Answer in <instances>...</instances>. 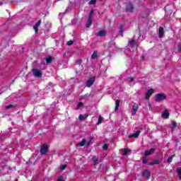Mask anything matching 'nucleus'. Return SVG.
I'll return each instance as SVG.
<instances>
[{
  "mask_svg": "<svg viewBox=\"0 0 181 181\" xmlns=\"http://www.w3.org/2000/svg\"><path fill=\"white\" fill-rule=\"evenodd\" d=\"M66 45H67L68 46H71V45H73V41H68V42H66Z\"/></svg>",
  "mask_w": 181,
  "mask_h": 181,
  "instance_id": "35",
  "label": "nucleus"
},
{
  "mask_svg": "<svg viewBox=\"0 0 181 181\" xmlns=\"http://www.w3.org/2000/svg\"><path fill=\"white\" fill-rule=\"evenodd\" d=\"M86 142H87V141H86V139H83L81 142L78 144V145L79 146H84L86 145Z\"/></svg>",
  "mask_w": 181,
  "mask_h": 181,
  "instance_id": "19",
  "label": "nucleus"
},
{
  "mask_svg": "<svg viewBox=\"0 0 181 181\" xmlns=\"http://www.w3.org/2000/svg\"><path fill=\"white\" fill-rule=\"evenodd\" d=\"M143 163H148V158H146V156L143 158Z\"/></svg>",
  "mask_w": 181,
  "mask_h": 181,
  "instance_id": "29",
  "label": "nucleus"
},
{
  "mask_svg": "<svg viewBox=\"0 0 181 181\" xmlns=\"http://www.w3.org/2000/svg\"><path fill=\"white\" fill-rule=\"evenodd\" d=\"M177 49L178 52H181V42L178 45Z\"/></svg>",
  "mask_w": 181,
  "mask_h": 181,
  "instance_id": "37",
  "label": "nucleus"
},
{
  "mask_svg": "<svg viewBox=\"0 0 181 181\" xmlns=\"http://www.w3.org/2000/svg\"><path fill=\"white\" fill-rule=\"evenodd\" d=\"M97 2V0H90L89 2V5H94Z\"/></svg>",
  "mask_w": 181,
  "mask_h": 181,
  "instance_id": "31",
  "label": "nucleus"
},
{
  "mask_svg": "<svg viewBox=\"0 0 181 181\" xmlns=\"http://www.w3.org/2000/svg\"><path fill=\"white\" fill-rule=\"evenodd\" d=\"M90 143H91V140H89L88 141H87L86 146H90Z\"/></svg>",
  "mask_w": 181,
  "mask_h": 181,
  "instance_id": "39",
  "label": "nucleus"
},
{
  "mask_svg": "<svg viewBox=\"0 0 181 181\" xmlns=\"http://www.w3.org/2000/svg\"><path fill=\"white\" fill-rule=\"evenodd\" d=\"M160 162L159 160H154L153 162L149 163L150 166H153V165H159Z\"/></svg>",
  "mask_w": 181,
  "mask_h": 181,
  "instance_id": "17",
  "label": "nucleus"
},
{
  "mask_svg": "<svg viewBox=\"0 0 181 181\" xmlns=\"http://www.w3.org/2000/svg\"><path fill=\"white\" fill-rule=\"evenodd\" d=\"M138 104L134 103L132 106V115H135L136 114V112L138 111Z\"/></svg>",
  "mask_w": 181,
  "mask_h": 181,
  "instance_id": "7",
  "label": "nucleus"
},
{
  "mask_svg": "<svg viewBox=\"0 0 181 181\" xmlns=\"http://www.w3.org/2000/svg\"><path fill=\"white\" fill-rule=\"evenodd\" d=\"M13 105H8V106H6V110H11V108H13Z\"/></svg>",
  "mask_w": 181,
  "mask_h": 181,
  "instance_id": "30",
  "label": "nucleus"
},
{
  "mask_svg": "<svg viewBox=\"0 0 181 181\" xmlns=\"http://www.w3.org/2000/svg\"><path fill=\"white\" fill-rule=\"evenodd\" d=\"M163 100H166V95L165 93H158L156 95V101L157 103L163 101Z\"/></svg>",
  "mask_w": 181,
  "mask_h": 181,
  "instance_id": "1",
  "label": "nucleus"
},
{
  "mask_svg": "<svg viewBox=\"0 0 181 181\" xmlns=\"http://www.w3.org/2000/svg\"><path fill=\"white\" fill-rule=\"evenodd\" d=\"M0 5H2V3H0Z\"/></svg>",
  "mask_w": 181,
  "mask_h": 181,
  "instance_id": "41",
  "label": "nucleus"
},
{
  "mask_svg": "<svg viewBox=\"0 0 181 181\" xmlns=\"http://www.w3.org/2000/svg\"><path fill=\"white\" fill-rule=\"evenodd\" d=\"M40 23H42V20L38 21L36 23V24L33 26V29L35 33H37V32H39V27L40 26Z\"/></svg>",
  "mask_w": 181,
  "mask_h": 181,
  "instance_id": "6",
  "label": "nucleus"
},
{
  "mask_svg": "<svg viewBox=\"0 0 181 181\" xmlns=\"http://www.w3.org/2000/svg\"><path fill=\"white\" fill-rule=\"evenodd\" d=\"M88 117V115H80L78 119H80V121H84V119H86V118H87Z\"/></svg>",
  "mask_w": 181,
  "mask_h": 181,
  "instance_id": "15",
  "label": "nucleus"
},
{
  "mask_svg": "<svg viewBox=\"0 0 181 181\" xmlns=\"http://www.w3.org/2000/svg\"><path fill=\"white\" fill-rule=\"evenodd\" d=\"M52 60H53V58L52 57H47V58H46V62H47V63H50V62H52Z\"/></svg>",
  "mask_w": 181,
  "mask_h": 181,
  "instance_id": "27",
  "label": "nucleus"
},
{
  "mask_svg": "<svg viewBox=\"0 0 181 181\" xmlns=\"http://www.w3.org/2000/svg\"><path fill=\"white\" fill-rule=\"evenodd\" d=\"M97 54H98L97 51H94L91 56V59H97Z\"/></svg>",
  "mask_w": 181,
  "mask_h": 181,
  "instance_id": "25",
  "label": "nucleus"
},
{
  "mask_svg": "<svg viewBox=\"0 0 181 181\" xmlns=\"http://www.w3.org/2000/svg\"><path fill=\"white\" fill-rule=\"evenodd\" d=\"M33 73L35 77H42V72L39 69H33Z\"/></svg>",
  "mask_w": 181,
  "mask_h": 181,
  "instance_id": "9",
  "label": "nucleus"
},
{
  "mask_svg": "<svg viewBox=\"0 0 181 181\" xmlns=\"http://www.w3.org/2000/svg\"><path fill=\"white\" fill-rule=\"evenodd\" d=\"M66 168H67V165H62L61 169H62V170H64V169H66Z\"/></svg>",
  "mask_w": 181,
  "mask_h": 181,
  "instance_id": "36",
  "label": "nucleus"
},
{
  "mask_svg": "<svg viewBox=\"0 0 181 181\" xmlns=\"http://www.w3.org/2000/svg\"><path fill=\"white\" fill-rule=\"evenodd\" d=\"M155 93V89L151 88L146 93V100H149V97L151 96L152 94Z\"/></svg>",
  "mask_w": 181,
  "mask_h": 181,
  "instance_id": "5",
  "label": "nucleus"
},
{
  "mask_svg": "<svg viewBox=\"0 0 181 181\" xmlns=\"http://www.w3.org/2000/svg\"><path fill=\"white\" fill-rule=\"evenodd\" d=\"M174 156H175V155H173L168 158V160H167L168 163H170L172 162V160L173 159Z\"/></svg>",
  "mask_w": 181,
  "mask_h": 181,
  "instance_id": "26",
  "label": "nucleus"
},
{
  "mask_svg": "<svg viewBox=\"0 0 181 181\" xmlns=\"http://www.w3.org/2000/svg\"><path fill=\"white\" fill-rule=\"evenodd\" d=\"M106 33L105 30H100L98 33V36L103 37V36H105Z\"/></svg>",
  "mask_w": 181,
  "mask_h": 181,
  "instance_id": "23",
  "label": "nucleus"
},
{
  "mask_svg": "<svg viewBox=\"0 0 181 181\" xmlns=\"http://www.w3.org/2000/svg\"><path fill=\"white\" fill-rule=\"evenodd\" d=\"M129 84H130V86L135 85V83L134 82V78H129Z\"/></svg>",
  "mask_w": 181,
  "mask_h": 181,
  "instance_id": "21",
  "label": "nucleus"
},
{
  "mask_svg": "<svg viewBox=\"0 0 181 181\" xmlns=\"http://www.w3.org/2000/svg\"><path fill=\"white\" fill-rule=\"evenodd\" d=\"M127 11L128 12H132V11H134V6H132V4H129L127 6Z\"/></svg>",
  "mask_w": 181,
  "mask_h": 181,
  "instance_id": "14",
  "label": "nucleus"
},
{
  "mask_svg": "<svg viewBox=\"0 0 181 181\" xmlns=\"http://www.w3.org/2000/svg\"><path fill=\"white\" fill-rule=\"evenodd\" d=\"M81 107H83V103L79 102V103H78V108H81Z\"/></svg>",
  "mask_w": 181,
  "mask_h": 181,
  "instance_id": "33",
  "label": "nucleus"
},
{
  "mask_svg": "<svg viewBox=\"0 0 181 181\" xmlns=\"http://www.w3.org/2000/svg\"><path fill=\"white\" fill-rule=\"evenodd\" d=\"M121 103V100H117L115 102V111H117L118 108L119 107V103Z\"/></svg>",
  "mask_w": 181,
  "mask_h": 181,
  "instance_id": "18",
  "label": "nucleus"
},
{
  "mask_svg": "<svg viewBox=\"0 0 181 181\" xmlns=\"http://www.w3.org/2000/svg\"><path fill=\"white\" fill-rule=\"evenodd\" d=\"M93 23V17L91 15H89L88 19L86 23V28H90Z\"/></svg>",
  "mask_w": 181,
  "mask_h": 181,
  "instance_id": "10",
  "label": "nucleus"
},
{
  "mask_svg": "<svg viewBox=\"0 0 181 181\" xmlns=\"http://www.w3.org/2000/svg\"><path fill=\"white\" fill-rule=\"evenodd\" d=\"M156 149L155 148H151L149 151H146L144 153L145 156H149L150 155H152L153 152H155Z\"/></svg>",
  "mask_w": 181,
  "mask_h": 181,
  "instance_id": "12",
  "label": "nucleus"
},
{
  "mask_svg": "<svg viewBox=\"0 0 181 181\" xmlns=\"http://www.w3.org/2000/svg\"><path fill=\"white\" fill-rule=\"evenodd\" d=\"M172 125L173 128H176V127L177 126V124H176V122H172Z\"/></svg>",
  "mask_w": 181,
  "mask_h": 181,
  "instance_id": "34",
  "label": "nucleus"
},
{
  "mask_svg": "<svg viewBox=\"0 0 181 181\" xmlns=\"http://www.w3.org/2000/svg\"><path fill=\"white\" fill-rule=\"evenodd\" d=\"M177 173H178V177H179V179H180V180H181V168H177Z\"/></svg>",
  "mask_w": 181,
  "mask_h": 181,
  "instance_id": "28",
  "label": "nucleus"
},
{
  "mask_svg": "<svg viewBox=\"0 0 181 181\" xmlns=\"http://www.w3.org/2000/svg\"><path fill=\"white\" fill-rule=\"evenodd\" d=\"M142 175L144 177H146V179H149L151 177V172H149V170H145Z\"/></svg>",
  "mask_w": 181,
  "mask_h": 181,
  "instance_id": "8",
  "label": "nucleus"
},
{
  "mask_svg": "<svg viewBox=\"0 0 181 181\" xmlns=\"http://www.w3.org/2000/svg\"><path fill=\"white\" fill-rule=\"evenodd\" d=\"M103 148L104 149V151H107V149H108V145L104 144Z\"/></svg>",
  "mask_w": 181,
  "mask_h": 181,
  "instance_id": "32",
  "label": "nucleus"
},
{
  "mask_svg": "<svg viewBox=\"0 0 181 181\" xmlns=\"http://www.w3.org/2000/svg\"><path fill=\"white\" fill-rule=\"evenodd\" d=\"M95 81V76L91 77L86 82V87H91Z\"/></svg>",
  "mask_w": 181,
  "mask_h": 181,
  "instance_id": "3",
  "label": "nucleus"
},
{
  "mask_svg": "<svg viewBox=\"0 0 181 181\" xmlns=\"http://www.w3.org/2000/svg\"><path fill=\"white\" fill-rule=\"evenodd\" d=\"M92 160L94 163V165H97V163H98V158L93 156L92 158Z\"/></svg>",
  "mask_w": 181,
  "mask_h": 181,
  "instance_id": "20",
  "label": "nucleus"
},
{
  "mask_svg": "<svg viewBox=\"0 0 181 181\" xmlns=\"http://www.w3.org/2000/svg\"><path fill=\"white\" fill-rule=\"evenodd\" d=\"M93 13H94V10H91L89 15L93 17Z\"/></svg>",
  "mask_w": 181,
  "mask_h": 181,
  "instance_id": "40",
  "label": "nucleus"
},
{
  "mask_svg": "<svg viewBox=\"0 0 181 181\" xmlns=\"http://www.w3.org/2000/svg\"><path fill=\"white\" fill-rule=\"evenodd\" d=\"M129 46L130 47H132L134 52H136V50H138V45H136V41H135V40H132L129 41Z\"/></svg>",
  "mask_w": 181,
  "mask_h": 181,
  "instance_id": "2",
  "label": "nucleus"
},
{
  "mask_svg": "<svg viewBox=\"0 0 181 181\" xmlns=\"http://www.w3.org/2000/svg\"><path fill=\"white\" fill-rule=\"evenodd\" d=\"M119 35L122 37L124 36V34H122V28H120Z\"/></svg>",
  "mask_w": 181,
  "mask_h": 181,
  "instance_id": "38",
  "label": "nucleus"
},
{
  "mask_svg": "<svg viewBox=\"0 0 181 181\" xmlns=\"http://www.w3.org/2000/svg\"><path fill=\"white\" fill-rule=\"evenodd\" d=\"M103 119H104V118H103V117L99 116V118H98V119L97 124H98V125H100V124H102Z\"/></svg>",
  "mask_w": 181,
  "mask_h": 181,
  "instance_id": "22",
  "label": "nucleus"
},
{
  "mask_svg": "<svg viewBox=\"0 0 181 181\" xmlns=\"http://www.w3.org/2000/svg\"><path fill=\"white\" fill-rule=\"evenodd\" d=\"M159 37H163V28L160 27L158 29Z\"/></svg>",
  "mask_w": 181,
  "mask_h": 181,
  "instance_id": "16",
  "label": "nucleus"
},
{
  "mask_svg": "<svg viewBox=\"0 0 181 181\" xmlns=\"http://www.w3.org/2000/svg\"><path fill=\"white\" fill-rule=\"evenodd\" d=\"M128 152H131V150H129V148L124 149L123 151V156H125L128 155Z\"/></svg>",
  "mask_w": 181,
  "mask_h": 181,
  "instance_id": "24",
  "label": "nucleus"
},
{
  "mask_svg": "<svg viewBox=\"0 0 181 181\" xmlns=\"http://www.w3.org/2000/svg\"><path fill=\"white\" fill-rule=\"evenodd\" d=\"M169 115H170V114H169V112L168 111V110H165L163 111V112L162 113L161 117L163 118L168 119V118H169Z\"/></svg>",
  "mask_w": 181,
  "mask_h": 181,
  "instance_id": "11",
  "label": "nucleus"
},
{
  "mask_svg": "<svg viewBox=\"0 0 181 181\" xmlns=\"http://www.w3.org/2000/svg\"><path fill=\"white\" fill-rule=\"evenodd\" d=\"M139 134H141V132L136 131L134 134L129 135V138H138V136H139Z\"/></svg>",
  "mask_w": 181,
  "mask_h": 181,
  "instance_id": "13",
  "label": "nucleus"
},
{
  "mask_svg": "<svg viewBox=\"0 0 181 181\" xmlns=\"http://www.w3.org/2000/svg\"><path fill=\"white\" fill-rule=\"evenodd\" d=\"M15 181H18V180H16Z\"/></svg>",
  "mask_w": 181,
  "mask_h": 181,
  "instance_id": "42",
  "label": "nucleus"
},
{
  "mask_svg": "<svg viewBox=\"0 0 181 181\" xmlns=\"http://www.w3.org/2000/svg\"><path fill=\"white\" fill-rule=\"evenodd\" d=\"M47 148L48 146L46 144H43L40 148V153L42 155H46L47 153Z\"/></svg>",
  "mask_w": 181,
  "mask_h": 181,
  "instance_id": "4",
  "label": "nucleus"
}]
</instances>
